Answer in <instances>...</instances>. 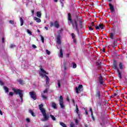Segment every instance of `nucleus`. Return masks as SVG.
Listing matches in <instances>:
<instances>
[{
  "instance_id": "1",
  "label": "nucleus",
  "mask_w": 127,
  "mask_h": 127,
  "mask_svg": "<svg viewBox=\"0 0 127 127\" xmlns=\"http://www.w3.org/2000/svg\"><path fill=\"white\" fill-rule=\"evenodd\" d=\"M68 23H71L73 28L79 33V26L80 28H83L82 21L80 19L72 20L71 14L70 13L68 14Z\"/></svg>"
},
{
  "instance_id": "2",
  "label": "nucleus",
  "mask_w": 127,
  "mask_h": 127,
  "mask_svg": "<svg viewBox=\"0 0 127 127\" xmlns=\"http://www.w3.org/2000/svg\"><path fill=\"white\" fill-rule=\"evenodd\" d=\"M39 108L41 113H42L43 116L44 117V119H42V122H47L49 119V116L46 114V111L45 109L43 108V104H41V105H39Z\"/></svg>"
},
{
  "instance_id": "3",
  "label": "nucleus",
  "mask_w": 127,
  "mask_h": 127,
  "mask_svg": "<svg viewBox=\"0 0 127 127\" xmlns=\"http://www.w3.org/2000/svg\"><path fill=\"white\" fill-rule=\"evenodd\" d=\"M39 74L41 76V77H46V85H47V86H49V81H50V79L47 75H46V74H47L46 71L45 70H44V69H43V68H41V71H40Z\"/></svg>"
},
{
  "instance_id": "4",
  "label": "nucleus",
  "mask_w": 127,
  "mask_h": 127,
  "mask_svg": "<svg viewBox=\"0 0 127 127\" xmlns=\"http://www.w3.org/2000/svg\"><path fill=\"white\" fill-rule=\"evenodd\" d=\"M14 93L16 94V95H19L20 99L21 100V103L22 104L23 103V93H22V91L20 90V89H13Z\"/></svg>"
},
{
  "instance_id": "5",
  "label": "nucleus",
  "mask_w": 127,
  "mask_h": 127,
  "mask_svg": "<svg viewBox=\"0 0 127 127\" xmlns=\"http://www.w3.org/2000/svg\"><path fill=\"white\" fill-rule=\"evenodd\" d=\"M59 101L61 108H62V109H63V108L65 107V106L64 105V102L63 101V97H62V96H61L60 97Z\"/></svg>"
},
{
  "instance_id": "6",
  "label": "nucleus",
  "mask_w": 127,
  "mask_h": 127,
  "mask_svg": "<svg viewBox=\"0 0 127 127\" xmlns=\"http://www.w3.org/2000/svg\"><path fill=\"white\" fill-rule=\"evenodd\" d=\"M75 91L77 94H79V91H80V92H82V91H83V85L80 84L79 85L78 87H76Z\"/></svg>"
},
{
  "instance_id": "7",
  "label": "nucleus",
  "mask_w": 127,
  "mask_h": 127,
  "mask_svg": "<svg viewBox=\"0 0 127 127\" xmlns=\"http://www.w3.org/2000/svg\"><path fill=\"white\" fill-rule=\"evenodd\" d=\"M51 26H53V25L56 27V28H59V22H58L57 21H55L54 23L53 22H51Z\"/></svg>"
},
{
  "instance_id": "8",
  "label": "nucleus",
  "mask_w": 127,
  "mask_h": 127,
  "mask_svg": "<svg viewBox=\"0 0 127 127\" xmlns=\"http://www.w3.org/2000/svg\"><path fill=\"white\" fill-rule=\"evenodd\" d=\"M95 96L99 100H101V91L99 89H96Z\"/></svg>"
},
{
  "instance_id": "9",
  "label": "nucleus",
  "mask_w": 127,
  "mask_h": 127,
  "mask_svg": "<svg viewBox=\"0 0 127 127\" xmlns=\"http://www.w3.org/2000/svg\"><path fill=\"white\" fill-rule=\"evenodd\" d=\"M29 95L31 98L33 99V100H36V95H35V93H34V92H30Z\"/></svg>"
},
{
  "instance_id": "10",
  "label": "nucleus",
  "mask_w": 127,
  "mask_h": 127,
  "mask_svg": "<svg viewBox=\"0 0 127 127\" xmlns=\"http://www.w3.org/2000/svg\"><path fill=\"white\" fill-rule=\"evenodd\" d=\"M104 27H105V26H104V24H99L98 26H96L95 28L96 30H100V29H104Z\"/></svg>"
},
{
  "instance_id": "11",
  "label": "nucleus",
  "mask_w": 127,
  "mask_h": 127,
  "mask_svg": "<svg viewBox=\"0 0 127 127\" xmlns=\"http://www.w3.org/2000/svg\"><path fill=\"white\" fill-rule=\"evenodd\" d=\"M57 38V43L58 44H61V36L60 35H58L56 37Z\"/></svg>"
},
{
  "instance_id": "12",
  "label": "nucleus",
  "mask_w": 127,
  "mask_h": 127,
  "mask_svg": "<svg viewBox=\"0 0 127 127\" xmlns=\"http://www.w3.org/2000/svg\"><path fill=\"white\" fill-rule=\"evenodd\" d=\"M109 9H110L111 12H114V11H115V8H114V6L110 3L109 4Z\"/></svg>"
},
{
  "instance_id": "13",
  "label": "nucleus",
  "mask_w": 127,
  "mask_h": 127,
  "mask_svg": "<svg viewBox=\"0 0 127 127\" xmlns=\"http://www.w3.org/2000/svg\"><path fill=\"white\" fill-rule=\"evenodd\" d=\"M99 82L100 85H104V80H103V77L100 76L99 79Z\"/></svg>"
},
{
  "instance_id": "14",
  "label": "nucleus",
  "mask_w": 127,
  "mask_h": 127,
  "mask_svg": "<svg viewBox=\"0 0 127 127\" xmlns=\"http://www.w3.org/2000/svg\"><path fill=\"white\" fill-rule=\"evenodd\" d=\"M59 57L60 58H63V51L62 50V48H60V49Z\"/></svg>"
},
{
  "instance_id": "15",
  "label": "nucleus",
  "mask_w": 127,
  "mask_h": 127,
  "mask_svg": "<svg viewBox=\"0 0 127 127\" xmlns=\"http://www.w3.org/2000/svg\"><path fill=\"white\" fill-rule=\"evenodd\" d=\"M119 66V68H120V69H121V70H123V69H124L125 68V65H124V64H123V63H120Z\"/></svg>"
},
{
  "instance_id": "16",
  "label": "nucleus",
  "mask_w": 127,
  "mask_h": 127,
  "mask_svg": "<svg viewBox=\"0 0 127 127\" xmlns=\"http://www.w3.org/2000/svg\"><path fill=\"white\" fill-rule=\"evenodd\" d=\"M34 20L36 21V22H38V23H39L40 22H41V19L39 18H37V17H35L34 18Z\"/></svg>"
},
{
  "instance_id": "17",
  "label": "nucleus",
  "mask_w": 127,
  "mask_h": 127,
  "mask_svg": "<svg viewBox=\"0 0 127 127\" xmlns=\"http://www.w3.org/2000/svg\"><path fill=\"white\" fill-rule=\"evenodd\" d=\"M52 107L54 109H57V105L54 102L52 103Z\"/></svg>"
},
{
  "instance_id": "18",
  "label": "nucleus",
  "mask_w": 127,
  "mask_h": 127,
  "mask_svg": "<svg viewBox=\"0 0 127 127\" xmlns=\"http://www.w3.org/2000/svg\"><path fill=\"white\" fill-rule=\"evenodd\" d=\"M72 68H73V69H75V68H77V64L75 63H72L71 64V66L72 67Z\"/></svg>"
},
{
  "instance_id": "19",
  "label": "nucleus",
  "mask_w": 127,
  "mask_h": 127,
  "mask_svg": "<svg viewBox=\"0 0 127 127\" xmlns=\"http://www.w3.org/2000/svg\"><path fill=\"white\" fill-rule=\"evenodd\" d=\"M110 35L111 39H114V37L115 36V32L110 33Z\"/></svg>"
},
{
  "instance_id": "20",
  "label": "nucleus",
  "mask_w": 127,
  "mask_h": 127,
  "mask_svg": "<svg viewBox=\"0 0 127 127\" xmlns=\"http://www.w3.org/2000/svg\"><path fill=\"white\" fill-rule=\"evenodd\" d=\"M3 89L5 92V93H8L9 92V90L8 89V88L6 86H3Z\"/></svg>"
},
{
  "instance_id": "21",
  "label": "nucleus",
  "mask_w": 127,
  "mask_h": 127,
  "mask_svg": "<svg viewBox=\"0 0 127 127\" xmlns=\"http://www.w3.org/2000/svg\"><path fill=\"white\" fill-rule=\"evenodd\" d=\"M18 82L21 85H23L24 84V81L22 80L21 79H19L18 80Z\"/></svg>"
},
{
  "instance_id": "22",
  "label": "nucleus",
  "mask_w": 127,
  "mask_h": 127,
  "mask_svg": "<svg viewBox=\"0 0 127 127\" xmlns=\"http://www.w3.org/2000/svg\"><path fill=\"white\" fill-rule=\"evenodd\" d=\"M20 23H21V26H22V25H23V18H22V17H20Z\"/></svg>"
},
{
  "instance_id": "23",
  "label": "nucleus",
  "mask_w": 127,
  "mask_h": 127,
  "mask_svg": "<svg viewBox=\"0 0 127 127\" xmlns=\"http://www.w3.org/2000/svg\"><path fill=\"white\" fill-rule=\"evenodd\" d=\"M64 0H60V2L61 3L62 7H63L64 6V3L65 1Z\"/></svg>"
},
{
  "instance_id": "24",
  "label": "nucleus",
  "mask_w": 127,
  "mask_h": 127,
  "mask_svg": "<svg viewBox=\"0 0 127 127\" xmlns=\"http://www.w3.org/2000/svg\"><path fill=\"white\" fill-rule=\"evenodd\" d=\"M29 113H30V114H31V115H32L33 117H35V115H34V113L33 112V111H32V110H29Z\"/></svg>"
},
{
  "instance_id": "25",
  "label": "nucleus",
  "mask_w": 127,
  "mask_h": 127,
  "mask_svg": "<svg viewBox=\"0 0 127 127\" xmlns=\"http://www.w3.org/2000/svg\"><path fill=\"white\" fill-rule=\"evenodd\" d=\"M37 16L39 18L41 17V12L40 11H38L37 12Z\"/></svg>"
},
{
  "instance_id": "26",
  "label": "nucleus",
  "mask_w": 127,
  "mask_h": 127,
  "mask_svg": "<svg viewBox=\"0 0 127 127\" xmlns=\"http://www.w3.org/2000/svg\"><path fill=\"white\" fill-rule=\"evenodd\" d=\"M60 125H61L62 127H67L66 124H64L63 122H60Z\"/></svg>"
},
{
  "instance_id": "27",
  "label": "nucleus",
  "mask_w": 127,
  "mask_h": 127,
  "mask_svg": "<svg viewBox=\"0 0 127 127\" xmlns=\"http://www.w3.org/2000/svg\"><path fill=\"white\" fill-rule=\"evenodd\" d=\"M50 117H51L52 120H53V121H56V118H55V117H54V116L52 115H50Z\"/></svg>"
},
{
  "instance_id": "28",
  "label": "nucleus",
  "mask_w": 127,
  "mask_h": 127,
  "mask_svg": "<svg viewBox=\"0 0 127 127\" xmlns=\"http://www.w3.org/2000/svg\"><path fill=\"white\" fill-rule=\"evenodd\" d=\"M40 37H41V39L42 41V43H44V37H43V36H42V35H40Z\"/></svg>"
},
{
  "instance_id": "29",
  "label": "nucleus",
  "mask_w": 127,
  "mask_h": 127,
  "mask_svg": "<svg viewBox=\"0 0 127 127\" xmlns=\"http://www.w3.org/2000/svg\"><path fill=\"white\" fill-rule=\"evenodd\" d=\"M75 112H76V114H78V113H79V108H78V105H76Z\"/></svg>"
},
{
  "instance_id": "30",
  "label": "nucleus",
  "mask_w": 127,
  "mask_h": 127,
  "mask_svg": "<svg viewBox=\"0 0 127 127\" xmlns=\"http://www.w3.org/2000/svg\"><path fill=\"white\" fill-rule=\"evenodd\" d=\"M118 76L120 79H122V74L121 73V72H120V70H118Z\"/></svg>"
},
{
  "instance_id": "31",
  "label": "nucleus",
  "mask_w": 127,
  "mask_h": 127,
  "mask_svg": "<svg viewBox=\"0 0 127 127\" xmlns=\"http://www.w3.org/2000/svg\"><path fill=\"white\" fill-rule=\"evenodd\" d=\"M114 67L115 69H116V70H119V68H118V65H117V64H114Z\"/></svg>"
},
{
  "instance_id": "32",
  "label": "nucleus",
  "mask_w": 127,
  "mask_h": 127,
  "mask_svg": "<svg viewBox=\"0 0 127 127\" xmlns=\"http://www.w3.org/2000/svg\"><path fill=\"white\" fill-rule=\"evenodd\" d=\"M27 33H28V34H30V35H32V34L29 29H27Z\"/></svg>"
},
{
  "instance_id": "33",
  "label": "nucleus",
  "mask_w": 127,
  "mask_h": 127,
  "mask_svg": "<svg viewBox=\"0 0 127 127\" xmlns=\"http://www.w3.org/2000/svg\"><path fill=\"white\" fill-rule=\"evenodd\" d=\"M58 86L59 88H61V85H60V80H58Z\"/></svg>"
},
{
  "instance_id": "34",
  "label": "nucleus",
  "mask_w": 127,
  "mask_h": 127,
  "mask_svg": "<svg viewBox=\"0 0 127 127\" xmlns=\"http://www.w3.org/2000/svg\"><path fill=\"white\" fill-rule=\"evenodd\" d=\"M42 97L43 100H46V99H47V97L45 96V95H43V94H42Z\"/></svg>"
},
{
  "instance_id": "35",
  "label": "nucleus",
  "mask_w": 127,
  "mask_h": 127,
  "mask_svg": "<svg viewBox=\"0 0 127 127\" xmlns=\"http://www.w3.org/2000/svg\"><path fill=\"white\" fill-rule=\"evenodd\" d=\"M117 41H115L113 43V47L115 48L116 46V44H117Z\"/></svg>"
},
{
  "instance_id": "36",
  "label": "nucleus",
  "mask_w": 127,
  "mask_h": 127,
  "mask_svg": "<svg viewBox=\"0 0 127 127\" xmlns=\"http://www.w3.org/2000/svg\"><path fill=\"white\" fill-rule=\"evenodd\" d=\"M71 36H72V39H75V34H74V33L71 34Z\"/></svg>"
},
{
  "instance_id": "37",
  "label": "nucleus",
  "mask_w": 127,
  "mask_h": 127,
  "mask_svg": "<svg viewBox=\"0 0 127 127\" xmlns=\"http://www.w3.org/2000/svg\"><path fill=\"white\" fill-rule=\"evenodd\" d=\"M46 53L48 55H50V51H48V50H46Z\"/></svg>"
},
{
  "instance_id": "38",
  "label": "nucleus",
  "mask_w": 127,
  "mask_h": 127,
  "mask_svg": "<svg viewBox=\"0 0 127 127\" xmlns=\"http://www.w3.org/2000/svg\"><path fill=\"white\" fill-rule=\"evenodd\" d=\"M78 124H79V121H78L77 119H76V120H75V124H76V125H77Z\"/></svg>"
},
{
  "instance_id": "39",
  "label": "nucleus",
  "mask_w": 127,
  "mask_h": 127,
  "mask_svg": "<svg viewBox=\"0 0 127 127\" xmlns=\"http://www.w3.org/2000/svg\"><path fill=\"white\" fill-rule=\"evenodd\" d=\"M9 23H10L11 24H14V22L13 20H10L9 21Z\"/></svg>"
},
{
  "instance_id": "40",
  "label": "nucleus",
  "mask_w": 127,
  "mask_h": 127,
  "mask_svg": "<svg viewBox=\"0 0 127 127\" xmlns=\"http://www.w3.org/2000/svg\"><path fill=\"white\" fill-rule=\"evenodd\" d=\"M0 85L1 86H3V82H2L1 80H0Z\"/></svg>"
},
{
  "instance_id": "41",
  "label": "nucleus",
  "mask_w": 127,
  "mask_h": 127,
  "mask_svg": "<svg viewBox=\"0 0 127 127\" xmlns=\"http://www.w3.org/2000/svg\"><path fill=\"white\" fill-rule=\"evenodd\" d=\"M26 122H27V123H30V119H29V118H27L26 119Z\"/></svg>"
},
{
  "instance_id": "42",
  "label": "nucleus",
  "mask_w": 127,
  "mask_h": 127,
  "mask_svg": "<svg viewBox=\"0 0 127 127\" xmlns=\"http://www.w3.org/2000/svg\"><path fill=\"white\" fill-rule=\"evenodd\" d=\"M9 96H13V92H10L9 93Z\"/></svg>"
},
{
  "instance_id": "43",
  "label": "nucleus",
  "mask_w": 127,
  "mask_h": 127,
  "mask_svg": "<svg viewBox=\"0 0 127 127\" xmlns=\"http://www.w3.org/2000/svg\"><path fill=\"white\" fill-rule=\"evenodd\" d=\"M91 115V118L93 121H95V118L94 117V116L93 115V114H92Z\"/></svg>"
},
{
  "instance_id": "44",
  "label": "nucleus",
  "mask_w": 127,
  "mask_h": 127,
  "mask_svg": "<svg viewBox=\"0 0 127 127\" xmlns=\"http://www.w3.org/2000/svg\"><path fill=\"white\" fill-rule=\"evenodd\" d=\"M89 111L91 112V115H92V114L93 115V110H92V108H90Z\"/></svg>"
},
{
  "instance_id": "45",
  "label": "nucleus",
  "mask_w": 127,
  "mask_h": 127,
  "mask_svg": "<svg viewBox=\"0 0 127 127\" xmlns=\"http://www.w3.org/2000/svg\"><path fill=\"white\" fill-rule=\"evenodd\" d=\"M32 47H33V48H37V47H36L35 45H32Z\"/></svg>"
},
{
  "instance_id": "46",
  "label": "nucleus",
  "mask_w": 127,
  "mask_h": 127,
  "mask_svg": "<svg viewBox=\"0 0 127 127\" xmlns=\"http://www.w3.org/2000/svg\"><path fill=\"white\" fill-rule=\"evenodd\" d=\"M13 47H15V45H10V48H13Z\"/></svg>"
},
{
  "instance_id": "47",
  "label": "nucleus",
  "mask_w": 127,
  "mask_h": 127,
  "mask_svg": "<svg viewBox=\"0 0 127 127\" xmlns=\"http://www.w3.org/2000/svg\"><path fill=\"white\" fill-rule=\"evenodd\" d=\"M4 40H5V39L4 38H2V43H3L4 42Z\"/></svg>"
},
{
  "instance_id": "48",
  "label": "nucleus",
  "mask_w": 127,
  "mask_h": 127,
  "mask_svg": "<svg viewBox=\"0 0 127 127\" xmlns=\"http://www.w3.org/2000/svg\"><path fill=\"white\" fill-rule=\"evenodd\" d=\"M72 101L74 106H75V100L74 99H72Z\"/></svg>"
},
{
  "instance_id": "49",
  "label": "nucleus",
  "mask_w": 127,
  "mask_h": 127,
  "mask_svg": "<svg viewBox=\"0 0 127 127\" xmlns=\"http://www.w3.org/2000/svg\"><path fill=\"white\" fill-rule=\"evenodd\" d=\"M70 127H75V125H74V124H71V125H70Z\"/></svg>"
},
{
  "instance_id": "50",
  "label": "nucleus",
  "mask_w": 127,
  "mask_h": 127,
  "mask_svg": "<svg viewBox=\"0 0 127 127\" xmlns=\"http://www.w3.org/2000/svg\"><path fill=\"white\" fill-rule=\"evenodd\" d=\"M48 92V90H47V89H45L44 91V93H47Z\"/></svg>"
},
{
  "instance_id": "51",
  "label": "nucleus",
  "mask_w": 127,
  "mask_h": 127,
  "mask_svg": "<svg viewBox=\"0 0 127 127\" xmlns=\"http://www.w3.org/2000/svg\"><path fill=\"white\" fill-rule=\"evenodd\" d=\"M89 30L92 31V30H93V28H92V27H89Z\"/></svg>"
},
{
  "instance_id": "52",
  "label": "nucleus",
  "mask_w": 127,
  "mask_h": 127,
  "mask_svg": "<svg viewBox=\"0 0 127 127\" xmlns=\"http://www.w3.org/2000/svg\"><path fill=\"white\" fill-rule=\"evenodd\" d=\"M0 115L2 116V112H1V110H0Z\"/></svg>"
},
{
  "instance_id": "53",
  "label": "nucleus",
  "mask_w": 127,
  "mask_h": 127,
  "mask_svg": "<svg viewBox=\"0 0 127 127\" xmlns=\"http://www.w3.org/2000/svg\"><path fill=\"white\" fill-rule=\"evenodd\" d=\"M17 102L18 103V104H20V103H19V102H20V100L19 99L17 100Z\"/></svg>"
},
{
  "instance_id": "54",
  "label": "nucleus",
  "mask_w": 127,
  "mask_h": 127,
  "mask_svg": "<svg viewBox=\"0 0 127 127\" xmlns=\"http://www.w3.org/2000/svg\"><path fill=\"white\" fill-rule=\"evenodd\" d=\"M85 115H88V111H87V110H85Z\"/></svg>"
},
{
  "instance_id": "55",
  "label": "nucleus",
  "mask_w": 127,
  "mask_h": 127,
  "mask_svg": "<svg viewBox=\"0 0 127 127\" xmlns=\"http://www.w3.org/2000/svg\"><path fill=\"white\" fill-rule=\"evenodd\" d=\"M32 15H33V14L34 13V10H32Z\"/></svg>"
},
{
  "instance_id": "56",
  "label": "nucleus",
  "mask_w": 127,
  "mask_h": 127,
  "mask_svg": "<svg viewBox=\"0 0 127 127\" xmlns=\"http://www.w3.org/2000/svg\"><path fill=\"white\" fill-rule=\"evenodd\" d=\"M44 127H50V125L49 126H45Z\"/></svg>"
},
{
  "instance_id": "57",
  "label": "nucleus",
  "mask_w": 127,
  "mask_h": 127,
  "mask_svg": "<svg viewBox=\"0 0 127 127\" xmlns=\"http://www.w3.org/2000/svg\"><path fill=\"white\" fill-rule=\"evenodd\" d=\"M73 42L74 43H76V40L75 39H73Z\"/></svg>"
},
{
  "instance_id": "58",
  "label": "nucleus",
  "mask_w": 127,
  "mask_h": 127,
  "mask_svg": "<svg viewBox=\"0 0 127 127\" xmlns=\"http://www.w3.org/2000/svg\"><path fill=\"white\" fill-rule=\"evenodd\" d=\"M66 100L67 101V102H70V99H69V98H67Z\"/></svg>"
},
{
  "instance_id": "59",
  "label": "nucleus",
  "mask_w": 127,
  "mask_h": 127,
  "mask_svg": "<svg viewBox=\"0 0 127 127\" xmlns=\"http://www.w3.org/2000/svg\"><path fill=\"white\" fill-rule=\"evenodd\" d=\"M32 24H33V22H31L30 23V25H32Z\"/></svg>"
},
{
  "instance_id": "60",
  "label": "nucleus",
  "mask_w": 127,
  "mask_h": 127,
  "mask_svg": "<svg viewBox=\"0 0 127 127\" xmlns=\"http://www.w3.org/2000/svg\"><path fill=\"white\" fill-rule=\"evenodd\" d=\"M102 52H105V48H103V49H102Z\"/></svg>"
},
{
  "instance_id": "61",
  "label": "nucleus",
  "mask_w": 127,
  "mask_h": 127,
  "mask_svg": "<svg viewBox=\"0 0 127 127\" xmlns=\"http://www.w3.org/2000/svg\"><path fill=\"white\" fill-rule=\"evenodd\" d=\"M45 29H46L47 30L48 29V27H45Z\"/></svg>"
},
{
  "instance_id": "62",
  "label": "nucleus",
  "mask_w": 127,
  "mask_h": 127,
  "mask_svg": "<svg viewBox=\"0 0 127 127\" xmlns=\"http://www.w3.org/2000/svg\"><path fill=\"white\" fill-rule=\"evenodd\" d=\"M54 1H55V2H57V1H58V0H54Z\"/></svg>"
},
{
  "instance_id": "63",
  "label": "nucleus",
  "mask_w": 127,
  "mask_h": 127,
  "mask_svg": "<svg viewBox=\"0 0 127 127\" xmlns=\"http://www.w3.org/2000/svg\"><path fill=\"white\" fill-rule=\"evenodd\" d=\"M64 70H66V66H64Z\"/></svg>"
},
{
  "instance_id": "64",
  "label": "nucleus",
  "mask_w": 127,
  "mask_h": 127,
  "mask_svg": "<svg viewBox=\"0 0 127 127\" xmlns=\"http://www.w3.org/2000/svg\"><path fill=\"white\" fill-rule=\"evenodd\" d=\"M100 125L101 126V127H103V124H102V123H100Z\"/></svg>"
}]
</instances>
